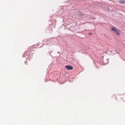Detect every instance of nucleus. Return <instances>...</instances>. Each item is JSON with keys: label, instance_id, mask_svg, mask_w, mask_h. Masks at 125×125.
Instances as JSON below:
<instances>
[{"label": "nucleus", "instance_id": "nucleus-3", "mask_svg": "<svg viewBox=\"0 0 125 125\" xmlns=\"http://www.w3.org/2000/svg\"><path fill=\"white\" fill-rule=\"evenodd\" d=\"M119 3L121 4H122L123 3H125V1L123 0H121L120 1Z\"/></svg>", "mask_w": 125, "mask_h": 125}, {"label": "nucleus", "instance_id": "nucleus-2", "mask_svg": "<svg viewBox=\"0 0 125 125\" xmlns=\"http://www.w3.org/2000/svg\"><path fill=\"white\" fill-rule=\"evenodd\" d=\"M65 67L67 69L69 70H72L73 69V67L70 65H66Z\"/></svg>", "mask_w": 125, "mask_h": 125}, {"label": "nucleus", "instance_id": "nucleus-1", "mask_svg": "<svg viewBox=\"0 0 125 125\" xmlns=\"http://www.w3.org/2000/svg\"><path fill=\"white\" fill-rule=\"evenodd\" d=\"M111 30L112 31H114L115 33L117 35H119V31L118 30L114 28H112Z\"/></svg>", "mask_w": 125, "mask_h": 125}, {"label": "nucleus", "instance_id": "nucleus-4", "mask_svg": "<svg viewBox=\"0 0 125 125\" xmlns=\"http://www.w3.org/2000/svg\"><path fill=\"white\" fill-rule=\"evenodd\" d=\"M92 34V33H89V35H91Z\"/></svg>", "mask_w": 125, "mask_h": 125}]
</instances>
